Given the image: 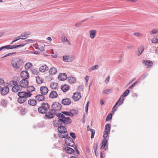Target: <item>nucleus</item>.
I'll use <instances>...</instances> for the list:
<instances>
[{
	"instance_id": "obj_6",
	"label": "nucleus",
	"mask_w": 158,
	"mask_h": 158,
	"mask_svg": "<svg viewBox=\"0 0 158 158\" xmlns=\"http://www.w3.org/2000/svg\"><path fill=\"white\" fill-rule=\"evenodd\" d=\"M58 113H57L56 111L52 109L50 110L48 113L45 114V116L48 118H53L55 115H56V114Z\"/></svg>"
},
{
	"instance_id": "obj_37",
	"label": "nucleus",
	"mask_w": 158,
	"mask_h": 158,
	"mask_svg": "<svg viewBox=\"0 0 158 158\" xmlns=\"http://www.w3.org/2000/svg\"><path fill=\"white\" fill-rule=\"evenodd\" d=\"M26 100V98L19 97L18 99V102L20 103L24 102Z\"/></svg>"
},
{
	"instance_id": "obj_49",
	"label": "nucleus",
	"mask_w": 158,
	"mask_h": 158,
	"mask_svg": "<svg viewBox=\"0 0 158 158\" xmlns=\"http://www.w3.org/2000/svg\"><path fill=\"white\" fill-rule=\"evenodd\" d=\"M109 133V132L105 131L103 134V137L105 138H106L108 136Z\"/></svg>"
},
{
	"instance_id": "obj_40",
	"label": "nucleus",
	"mask_w": 158,
	"mask_h": 158,
	"mask_svg": "<svg viewBox=\"0 0 158 158\" xmlns=\"http://www.w3.org/2000/svg\"><path fill=\"white\" fill-rule=\"evenodd\" d=\"M112 91V89H108L104 90L102 92V93L105 94H109L111 93Z\"/></svg>"
},
{
	"instance_id": "obj_18",
	"label": "nucleus",
	"mask_w": 158,
	"mask_h": 158,
	"mask_svg": "<svg viewBox=\"0 0 158 158\" xmlns=\"http://www.w3.org/2000/svg\"><path fill=\"white\" fill-rule=\"evenodd\" d=\"M67 78V76L66 74L65 73H61L60 74L58 77V79L61 81H64Z\"/></svg>"
},
{
	"instance_id": "obj_51",
	"label": "nucleus",
	"mask_w": 158,
	"mask_h": 158,
	"mask_svg": "<svg viewBox=\"0 0 158 158\" xmlns=\"http://www.w3.org/2000/svg\"><path fill=\"white\" fill-rule=\"evenodd\" d=\"M112 114H111V113L109 114L107 116V117L106 118V120L107 121L109 119H111V118H112Z\"/></svg>"
},
{
	"instance_id": "obj_63",
	"label": "nucleus",
	"mask_w": 158,
	"mask_h": 158,
	"mask_svg": "<svg viewBox=\"0 0 158 158\" xmlns=\"http://www.w3.org/2000/svg\"><path fill=\"white\" fill-rule=\"evenodd\" d=\"M70 135L71 136V137L73 138V139H75L76 136H75V133H70Z\"/></svg>"
},
{
	"instance_id": "obj_41",
	"label": "nucleus",
	"mask_w": 158,
	"mask_h": 158,
	"mask_svg": "<svg viewBox=\"0 0 158 158\" xmlns=\"http://www.w3.org/2000/svg\"><path fill=\"white\" fill-rule=\"evenodd\" d=\"M111 128V125L109 124H107L105 126V131L110 132Z\"/></svg>"
},
{
	"instance_id": "obj_44",
	"label": "nucleus",
	"mask_w": 158,
	"mask_h": 158,
	"mask_svg": "<svg viewBox=\"0 0 158 158\" xmlns=\"http://www.w3.org/2000/svg\"><path fill=\"white\" fill-rule=\"evenodd\" d=\"M30 35V33L28 32H26L24 33H22L20 36L21 37H26L28 35Z\"/></svg>"
},
{
	"instance_id": "obj_2",
	"label": "nucleus",
	"mask_w": 158,
	"mask_h": 158,
	"mask_svg": "<svg viewBox=\"0 0 158 158\" xmlns=\"http://www.w3.org/2000/svg\"><path fill=\"white\" fill-rule=\"evenodd\" d=\"M58 130L59 132V135L60 137L65 138L68 136V135L66 128L64 127H59Z\"/></svg>"
},
{
	"instance_id": "obj_38",
	"label": "nucleus",
	"mask_w": 158,
	"mask_h": 158,
	"mask_svg": "<svg viewBox=\"0 0 158 158\" xmlns=\"http://www.w3.org/2000/svg\"><path fill=\"white\" fill-rule=\"evenodd\" d=\"M152 42L153 43H158V35L154 36L152 40Z\"/></svg>"
},
{
	"instance_id": "obj_35",
	"label": "nucleus",
	"mask_w": 158,
	"mask_h": 158,
	"mask_svg": "<svg viewBox=\"0 0 158 158\" xmlns=\"http://www.w3.org/2000/svg\"><path fill=\"white\" fill-rule=\"evenodd\" d=\"M43 95H39L36 96V99L39 101H43L45 99Z\"/></svg>"
},
{
	"instance_id": "obj_39",
	"label": "nucleus",
	"mask_w": 158,
	"mask_h": 158,
	"mask_svg": "<svg viewBox=\"0 0 158 158\" xmlns=\"http://www.w3.org/2000/svg\"><path fill=\"white\" fill-rule=\"evenodd\" d=\"M124 100V98L121 97L116 103H117V105L118 104V106H120L123 103Z\"/></svg>"
},
{
	"instance_id": "obj_36",
	"label": "nucleus",
	"mask_w": 158,
	"mask_h": 158,
	"mask_svg": "<svg viewBox=\"0 0 158 158\" xmlns=\"http://www.w3.org/2000/svg\"><path fill=\"white\" fill-rule=\"evenodd\" d=\"M17 84V82L15 81H12L9 82L8 85L9 86L13 87Z\"/></svg>"
},
{
	"instance_id": "obj_45",
	"label": "nucleus",
	"mask_w": 158,
	"mask_h": 158,
	"mask_svg": "<svg viewBox=\"0 0 158 158\" xmlns=\"http://www.w3.org/2000/svg\"><path fill=\"white\" fill-rule=\"evenodd\" d=\"M31 72L32 73L35 75H37L39 74V71L35 69H31Z\"/></svg>"
},
{
	"instance_id": "obj_16",
	"label": "nucleus",
	"mask_w": 158,
	"mask_h": 158,
	"mask_svg": "<svg viewBox=\"0 0 158 158\" xmlns=\"http://www.w3.org/2000/svg\"><path fill=\"white\" fill-rule=\"evenodd\" d=\"M21 77L24 79H27L28 78L29 75L28 72L27 71H23L21 72L20 74Z\"/></svg>"
},
{
	"instance_id": "obj_60",
	"label": "nucleus",
	"mask_w": 158,
	"mask_h": 158,
	"mask_svg": "<svg viewBox=\"0 0 158 158\" xmlns=\"http://www.w3.org/2000/svg\"><path fill=\"white\" fill-rule=\"evenodd\" d=\"M110 78V77L109 76H108L106 78L105 81V82L106 84H107L108 83V82L109 81Z\"/></svg>"
},
{
	"instance_id": "obj_57",
	"label": "nucleus",
	"mask_w": 158,
	"mask_h": 158,
	"mask_svg": "<svg viewBox=\"0 0 158 158\" xmlns=\"http://www.w3.org/2000/svg\"><path fill=\"white\" fill-rule=\"evenodd\" d=\"M4 48H6L7 49H11V45H7L5 46H3Z\"/></svg>"
},
{
	"instance_id": "obj_9",
	"label": "nucleus",
	"mask_w": 158,
	"mask_h": 158,
	"mask_svg": "<svg viewBox=\"0 0 158 158\" xmlns=\"http://www.w3.org/2000/svg\"><path fill=\"white\" fill-rule=\"evenodd\" d=\"M18 95L19 97H23L25 98H27L31 96L32 94L30 93H27V92H19L18 93Z\"/></svg>"
},
{
	"instance_id": "obj_34",
	"label": "nucleus",
	"mask_w": 158,
	"mask_h": 158,
	"mask_svg": "<svg viewBox=\"0 0 158 158\" xmlns=\"http://www.w3.org/2000/svg\"><path fill=\"white\" fill-rule=\"evenodd\" d=\"M32 66V64L30 62L27 63L25 65V68L26 70H28Z\"/></svg>"
},
{
	"instance_id": "obj_48",
	"label": "nucleus",
	"mask_w": 158,
	"mask_h": 158,
	"mask_svg": "<svg viewBox=\"0 0 158 158\" xmlns=\"http://www.w3.org/2000/svg\"><path fill=\"white\" fill-rule=\"evenodd\" d=\"M117 105V103H116L113 106L112 108V112L113 113H114L115 111H116L117 109V107H116V106Z\"/></svg>"
},
{
	"instance_id": "obj_30",
	"label": "nucleus",
	"mask_w": 158,
	"mask_h": 158,
	"mask_svg": "<svg viewBox=\"0 0 158 158\" xmlns=\"http://www.w3.org/2000/svg\"><path fill=\"white\" fill-rule=\"evenodd\" d=\"M69 88V86L67 85H64L61 86V90L64 92H66L68 91Z\"/></svg>"
},
{
	"instance_id": "obj_24",
	"label": "nucleus",
	"mask_w": 158,
	"mask_h": 158,
	"mask_svg": "<svg viewBox=\"0 0 158 158\" xmlns=\"http://www.w3.org/2000/svg\"><path fill=\"white\" fill-rule=\"evenodd\" d=\"M28 103L29 105L35 106L36 105L37 102L35 100L30 99L28 100Z\"/></svg>"
},
{
	"instance_id": "obj_17",
	"label": "nucleus",
	"mask_w": 158,
	"mask_h": 158,
	"mask_svg": "<svg viewBox=\"0 0 158 158\" xmlns=\"http://www.w3.org/2000/svg\"><path fill=\"white\" fill-rule=\"evenodd\" d=\"M39 70L42 73H44L48 70V67L46 65L44 64L40 66Z\"/></svg>"
},
{
	"instance_id": "obj_3",
	"label": "nucleus",
	"mask_w": 158,
	"mask_h": 158,
	"mask_svg": "<svg viewBox=\"0 0 158 158\" xmlns=\"http://www.w3.org/2000/svg\"><path fill=\"white\" fill-rule=\"evenodd\" d=\"M56 116L59 118H61L62 121V123L66 124L70 123L71 122V120L69 117H66L64 115L61 113H58L56 114Z\"/></svg>"
},
{
	"instance_id": "obj_1",
	"label": "nucleus",
	"mask_w": 158,
	"mask_h": 158,
	"mask_svg": "<svg viewBox=\"0 0 158 158\" xmlns=\"http://www.w3.org/2000/svg\"><path fill=\"white\" fill-rule=\"evenodd\" d=\"M24 63L23 60L19 58L14 59L11 62L13 67L16 70H18L20 66H23Z\"/></svg>"
},
{
	"instance_id": "obj_33",
	"label": "nucleus",
	"mask_w": 158,
	"mask_h": 158,
	"mask_svg": "<svg viewBox=\"0 0 158 158\" xmlns=\"http://www.w3.org/2000/svg\"><path fill=\"white\" fill-rule=\"evenodd\" d=\"M61 39L62 41L65 42L67 44H70V42L69 41L67 38L65 36H62Z\"/></svg>"
},
{
	"instance_id": "obj_7",
	"label": "nucleus",
	"mask_w": 158,
	"mask_h": 158,
	"mask_svg": "<svg viewBox=\"0 0 158 158\" xmlns=\"http://www.w3.org/2000/svg\"><path fill=\"white\" fill-rule=\"evenodd\" d=\"M52 110L55 111L60 110L61 109L62 106L59 103L54 102L52 105Z\"/></svg>"
},
{
	"instance_id": "obj_8",
	"label": "nucleus",
	"mask_w": 158,
	"mask_h": 158,
	"mask_svg": "<svg viewBox=\"0 0 158 158\" xmlns=\"http://www.w3.org/2000/svg\"><path fill=\"white\" fill-rule=\"evenodd\" d=\"M81 98V96L79 92H76L73 93L72 96L73 99L75 101H78Z\"/></svg>"
},
{
	"instance_id": "obj_15",
	"label": "nucleus",
	"mask_w": 158,
	"mask_h": 158,
	"mask_svg": "<svg viewBox=\"0 0 158 158\" xmlns=\"http://www.w3.org/2000/svg\"><path fill=\"white\" fill-rule=\"evenodd\" d=\"M40 91L42 95H45L48 93V90L46 87L43 86L40 87Z\"/></svg>"
},
{
	"instance_id": "obj_53",
	"label": "nucleus",
	"mask_w": 158,
	"mask_h": 158,
	"mask_svg": "<svg viewBox=\"0 0 158 158\" xmlns=\"http://www.w3.org/2000/svg\"><path fill=\"white\" fill-rule=\"evenodd\" d=\"M5 82L4 80L1 78H0V86L4 85Z\"/></svg>"
},
{
	"instance_id": "obj_10",
	"label": "nucleus",
	"mask_w": 158,
	"mask_h": 158,
	"mask_svg": "<svg viewBox=\"0 0 158 158\" xmlns=\"http://www.w3.org/2000/svg\"><path fill=\"white\" fill-rule=\"evenodd\" d=\"M65 139V143L67 145L70 146H73L74 145V142H73V140L69 137L68 136L66 137Z\"/></svg>"
},
{
	"instance_id": "obj_32",
	"label": "nucleus",
	"mask_w": 158,
	"mask_h": 158,
	"mask_svg": "<svg viewBox=\"0 0 158 158\" xmlns=\"http://www.w3.org/2000/svg\"><path fill=\"white\" fill-rule=\"evenodd\" d=\"M35 90V88L33 86H31L28 87L27 88V93H30L32 94L31 92L34 91Z\"/></svg>"
},
{
	"instance_id": "obj_46",
	"label": "nucleus",
	"mask_w": 158,
	"mask_h": 158,
	"mask_svg": "<svg viewBox=\"0 0 158 158\" xmlns=\"http://www.w3.org/2000/svg\"><path fill=\"white\" fill-rule=\"evenodd\" d=\"M151 34H155L158 33V29H154L151 31Z\"/></svg>"
},
{
	"instance_id": "obj_20",
	"label": "nucleus",
	"mask_w": 158,
	"mask_h": 158,
	"mask_svg": "<svg viewBox=\"0 0 158 158\" xmlns=\"http://www.w3.org/2000/svg\"><path fill=\"white\" fill-rule=\"evenodd\" d=\"M22 90V88L19 86L18 84L12 88V90L13 92H17L19 90Z\"/></svg>"
},
{
	"instance_id": "obj_59",
	"label": "nucleus",
	"mask_w": 158,
	"mask_h": 158,
	"mask_svg": "<svg viewBox=\"0 0 158 158\" xmlns=\"http://www.w3.org/2000/svg\"><path fill=\"white\" fill-rule=\"evenodd\" d=\"M14 53L12 52V53H9L8 54H6L4 56H3L2 57V58H5V57H7V56L12 55Z\"/></svg>"
},
{
	"instance_id": "obj_52",
	"label": "nucleus",
	"mask_w": 158,
	"mask_h": 158,
	"mask_svg": "<svg viewBox=\"0 0 158 158\" xmlns=\"http://www.w3.org/2000/svg\"><path fill=\"white\" fill-rule=\"evenodd\" d=\"M90 131L91 132V138H93L94 137L95 131L94 129H91Z\"/></svg>"
},
{
	"instance_id": "obj_47",
	"label": "nucleus",
	"mask_w": 158,
	"mask_h": 158,
	"mask_svg": "<svg viewBox=\"0 0 158 158\" xmlns=\"http://www.w3.org/2000/svg\"><path fill=\"white\" fill-rule=\"evenodd\" d=\"M1 104L3 106H6L7 105V102L5 100H3L1 102Z\"/></svg>"
},
{
	"instance_id": "obj_23",
	"label": "nucleus",
	"mask_w": 158,
	"mask_h": 158,
	"mask_svg": "<svg viewBox=\"0 0 158 158\" xmlns=\"http://www.w3.org/2000/svg\"><path fill=\"white\" fill-rule=\"evenodd\" d=\"M58 96L57 92L54 90L52 91L50 93L49 97L52 98H56Z\"/></svg>"
},
{
	"instance_id": "obj_55",
	"label": "nucleus",
	"mask_w": 158,
	"mask_h": 158,
	"mask_svg": "<svg viewBox=\"0 0 158 158\" xmlns=\"http://www.w3.org/2000/svg\"><path fill=\"white\" fill-rule=\"evenodd\" d=\"M22 39V40H24L25 39V38H21V36L20 35L19 36H18V37H17L15 38L14 39H15V41H17V40H19V39Z\"/></svg>"
},
{
	"instance_id": "obj_27",
	"label": "nucleus",
	"mask_w": 158,
	"mask_h": 158,
	"mask_svg": "<svg viewBox=\"0 0 158 158\" xmlns=\"http://www.w3.org/2000/svg\"><path fill=\"white\" fill-rule=\"evenodd\" d=\"M144 49V47L143 46H141L139 48L138 51L136 52L137 55L139 56L142 53Z\"/></svg>"
},
{
	"instance_id": "obj_25",
	"label": "nucleus",
	"mask_w": 158,
	"mask_h": 158,
	"mask_svg": "<svg viewBox=\"0 0 158 158\" xmlns=\"http://www.w3.org/2000/svg\"><path fill=\"white\" fill-rule=\"evenodd\" d=\"M65 151L68 154H71L73 153L74 150L72 148L67 147L64 148Z\"/></svg>"
},
{
	"instance_id": "obj_56",
	"label": "nucleus",
	"mask_w": 158,
	"mask_h": 158,
	"mask_svg": "<svg viewBox=\"0 0 158 158\" xmlns=\"http://www.w3.org/2000/svg\"><path fill=\"white\" fill-rule=\"evenodd\" d=\"M25 42H26L25 43H27V44L33 42V40L31 39L27 40L25 41Z\"/></svg>"
},
{
	"instance_id": "obj_14",
	"label": "nucleus",
	"mask_w": 158,
	"mask_h": 158,
	"mask_svg": "<svg viewBox=\"0 0 158 158\" xmlns=\"http://www.w3.org/2000/svg\"><path fill=\"white\" fill-rule=\"evenodd\" d=\"M9 91V87L7 86L3 87L1 90V93L3 95L6 94Z\"/></svg>"
},
{
	"instance_id": "obj_4",
	"label": "nucleus",
	"mask_w": 158,
	"mask_h": 158,
	"mask_svg": "<svg viewBox=\"0 0 158 158\" xmlns=\"http://www.w3.org/2000/svg\"><path fill=\"white\" fill-rule=\"evenodd\" d=\"M49 108V106L48 103H43L38 109L39 112L42 114L46 112Z\"/></svg>"
},
{
	"instance_id": "obj_43",
	"label": "nucleus",
	"mask_w": 158,
	"mask_h": 158,
	"mask_svg": "<svg viewBox=\"0 0 158 158\" xmlns=\"http://www.w3.org/2000/svg\"><path fill=\"white\" fill-rule=\"evenodd\" d=\"M36 81L37 83L38 84H40L43 82V80L39 77H36Z\"/></svg>"
},
{
	"instance_id": "obj_12",
	"label": "nucleus",
	"mask_w": 158,
	"mask_h": 158,
	"mask_svg": "<svg viewBox=\"0 0 158 158\" xmlns=\"http://www.w3.org/2000/svg\"><path fill=\"white\" fill-rule=\"evenodd\" d=\"M62 123L61 118H58L53 122V125L55 127H60Z\"/></svg>"
},
{
	"instance_id": "obj_61",
	"label": "nucleus",
	"mask_w": 158,
	"mask_h": 158,
	"mask_svg": "<svg viewBox=\"0 0 158 158\" xmlns=\"http://www.w3.org/2000/svg\"><path fill=\"white\" fill-rule=\"evenodd\" d=\"M137 83V81H136L133 83L131 85L129 88V89H131L132 87H134L135 85Z\"/></svg>"
},
{
	"instance_id": "obj_58",
	"label": "nucleus",
	"mask_w": 158,
	"mask_h": 158,
	"mask_svg": "<svg viewBox=\"0 0 158 158\" xmlns=\"http://www.w3.org/2000/svg\"><path fill=\"white\" fill-rule=\"evenodd\" d=\"M27 44V43H24L20 45H17V48L23 47L24 46V45H26Z\"/></svg>"
},
{
	"instance_id": "obj_42",
	"label": "nucleus",
	"mask_w": 158,
	"mask_h": 158,
	"mask_svg": "<svg viewBox=\"0 0 158 158\" xmlns=\"http://www.w3.org/2000/svg\"><path fill=\"white\" fill-rule=\"evenodd\" d=\"M130 91L129 89H127L126 90L124 93H123L122 96V97L123 98L124 97L127 96L128 94L129 93Z\"/></svg>"
},
{
	"instance_id": "obj_5",
	"label": "nucleus",
	"mask_w": 158,
	"mask_h": 158,
	"mask_svg": "<svg viewBox=\"0 0 158 158\" xmlns=\"http://www.w3.org/2000/svg\"><path fill=\"white\" fill-rule=\"evenodd\" d=\"M75 56L73 55H64L63 56V60L66 62H72L75 59Z\"/></svg>"
},
{
	"instance_id": "obj_28",
	"label": "nucleus",
	"mask_w": 158,
	"mask_h": 158,
	"mask_svg": "<svg viewBox=\"0 0 158 158\" xmlns=\"http://www.w3.org/2000/svg\"><path fill=\"white\" fill-rule=\"evenodd\" d=\"M90 37L91 39H94L96 36V31L94 30H92L89 32Z\"/></svg>"
},
{
	"instance_id": "obj_26",
	"label": "nucleus",
	"mask_w": 158,
	"mask_h": 158,
	"mask_svg": "<svg viewBox=\"0 0 158 158\" xmlns=\"http://www.w3.org/2000/svg\"><path fill=\"white\" fill-rule=\"evenodd\" d=\"M61 113H62V114L64 115L66 117H68V116L72 117L74 115L73 114L69 111H62Z\"/></svg>"
},
{
	"instance_id": "obj_11",
	"label": "nucleus",
	"mask_w": 158,
	"mask_h": 158,
	"mask_svg": "<svg viewBox=\"0 0 158 158\" xmlns=\"http://www.w3.org/2000/svg\"><path fill=\"white\" fill-rule=\"evenodd\" d=\"M28 84V81L26 79H23L20 81V85L21 88L27 87Z\"/></svg>"
},
{
	"instance_id": "obj_54",
	"label": "nucleus",
	"mask_w": 158,
	"mask_h": 158,
	"mask_svg": "<svg viewBox=\"0 0 158 158\" xmlns=\"http://www.w3.org/2000/svg\"><path fill=\"white\" fill-rule=\"evenodd\" d=\"M89 102L88 101L87 102L86 105L85 106V110L86 112H87L88 110V107L89 106Z\"/></svg>"
},
{
	"instance_id": "obj_19",
	"label": "nucleus",
	"mask_w": 158,
	"mask_h": 158,
	"mask_svg": "<svg viewBox=\"0 0 158 158\" xmlns=\"http://www.w3.org/2000/svg\"><path fill=\"white\" fill-rule=\"evenodd\" d=\"M57 72V69L54 67H52L49 70V73L50 75H54Z\"/></svg>"
},
{
	"instance_id": "obj_62",
	"label": "nucleus",
	"mask_w": 158,
	"mask_h": 158,
	"mask_svg": "<svg viewBox=\"0 0 158 158\" xmlns=\"http://www.w3.org/2000/svg\"><path fill=\"white\" fill-rule=\"evenodd\" d=\"M54 85V83H51V84H50V86L52 88V89H54L56 87V84L55 83V86L54 87H53L52 86V85Z\"/></svg>"
},
{
	"instance_id": "obj_31",
	"label": "nucleus",
	"mask_w": 158,
	"mask_h": 158,
	"mask_svg": "<svg viewBox=\"0 0 158 158\" xmlns=\"http://www.w3.org/2000/svg\"><path fill=\"white\" fill-rule=\"evenodd\" d=\"M68 81L70 83H73L76 82V78L73 77H70L68 78Z\"/></svg>"
},
{
	"instance_id": "obj_29",
	"label": "nucleus",
	"mask_w": 158,
	"mask_h": 158,
	"mask_svg": "<svg viewBox=\"0 0 158 158\" xmlns=\"http://www.w3.org/2000/svg\"><path fill=\"white\" fill-rule=\"evenodd\" d=\"M99 68L98 65H95L94 66H92L90 68L88 69V71L90 73L93 71H94L98 69Z\"/></svg>"
},
{
	"instance_id": "obj_13",
	"label": "nucleus",
	"mask_w": 158,
	"mask_h": 158,
	"mask_svg": "<svg viewBox=\"0 0 158 158\" xmlns=\"http://www.w3.org/2000/svg\"><path fill=\"white\" fill-rule=\"evenodd\" d=\"M37 49H38L41 51H43L44 50L45 45L43 43L39 41L37 43Z\"/></svg>"
},
{
	"instance_id": "obj_50",
	"label": "nucleus",
	"mask_w": 158,
	"mask_h": 158,
	"mask_svg": "<svg viewBox=\"0 0 158 158\" xmlns=\"http://www.w3.org/2000/svg\"><path fill=\"white\" fill-rule=\"evenodd\" d=\"M134 35L137 37H140L142 36L143 35L142 34L139 32H135L134 34Z\"/></svg>"
},
{
	"instance_id": "obj_64",
	"label": "nucleus",
	"mask_w": 158,
	"mask_h": 158,
	"mask_svg": "<svg viewBox=\"0 0 158 158\" xmlns=\"http://www.w3.org/2000/svg\"><path fill=\"white\" fill-rule=\"evenodd\" d=\"M89 76H86L85 78V81H86V83H87L89 80Z\"/></svg>"
},
{
	"instance_id": "obj_21",
	"label": "nucleus",
	"mask_w": 158,
	"mask_h": 158,
	"mask_svg": "<svg viewBox=\"0 0 158 158\" xmlns=\"http://www.w3.org/2000/svg\"><path fill=\"white\" fill-rule=\"evenodd\" d=\"M62 103L65 105H69L71 103V100L68 98H65L62 100Z\"/></svg>"
},
{
	"instance_id": "obj_22",
	"label": "nucleus",
	"mask_w": 158,
	"mask_h": 158,
	"mask_svg": "<svg viewBox=\"0 0 158 158\" xmlns=\"http://www.w3.org/2000/svg\"><path fill=\"white\" fill-rule=\"evenodd\" d=\"M143 63L147 68L152 66L153 64L152 61L149 60H144L143 62Z\"/></svg>"
}]
</instances>
